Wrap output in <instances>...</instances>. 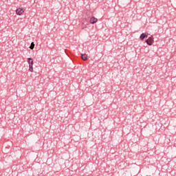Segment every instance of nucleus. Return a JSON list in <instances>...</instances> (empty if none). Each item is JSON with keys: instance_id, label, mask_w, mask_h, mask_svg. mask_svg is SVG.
I'll return each instance as SVG.
<instances>
[{"instance_id": "1", "label": "nucleus", "mask_w": 176, "mask_h": 176, "mask_svg": "<svg viewBox=\"0 0 176 176\" xmlns=\"http://www.w3.org/2000/svg\"><path fill=\"white\" fill-rule=\"evenodd\" d=\"M24 12H25V9L24 8H19L16 10V14L18 16H21L22 14H23Z\"/></svg>"}, {"instance_id": "2", "label": "nucleus", "mask_w": 176, "mask_h": 176, "mask_svg": "<svg viewBox=\"0 0 176 176\" xmlns=\"http://www.w3.org/2000/svg\"><path fill=\"white\" fill-rule=\"evenodd\" d=\"M89 25V20L87 19H84L82 20V25L81 26L82 30H85Z\"/></svg>"}, {"instance_id": "3", "label": "nucleus", "mask_w": 176, "mask_h": 176, "mask_svg": "<svg viewBox=\"0 0 176 176\" xmlns=\"http://www.w3.org/2000/svg\"><path fill=\"white\" fill-rule=\"evenodd\" d=\"M153 42H154L153 36L148 37V38L146 41V43H147L148 46H152Z\"/></svg>"}, {"instance_id": "4", "label": "nucleus", "mask_w": 176, "mask_h": 176, "mask_svg": "<svg viewBox=\"0 0 176 176\" xmlns=\"http://www.w3.org/2000/svg\"><path fill=\"white\" fill-rule=\"evenodd\" d=\"M98 21V19L94 16H92L89 20V23H91V24H96Z\"/></svg>"}, {"instance_id": "5", "label": "nucleus", "mask_w": 176, "mask_h": 176, "mask_svg": "<svg viewBox=\"0 0 176 176\" xmlns=\"http://www.w3.org/2000/svg\"><path fill=\"white\" fill-rule=\"evenodd\" d=\"M146 38H148V34H146V33H142L140 36V41H144V39Z\"/></svg>"}, {"instance_id": "6", "label": "nucleus", "mask_w": 176, "mask_h": 176, "mask_svg": "<svg viewBox=\"0 0 176 176\" xmlns=\"http://www.w3.org/2000/svg\"><path fill=\"white\" fill-rule=\"evenodd\" d=\"M28 63L29 65H34V59H32V58H28Z\"/></svg>"}, {"instance_id": "7", "label": "nucleus", "mask_w": 176, "mask_h": 176, "mask_svg": "<svg viewBox=\"0 0 176 176\" xmlns=\"http://www.w3.org/2000/svg\"><path fill=\"white\" fill-rule=\"evenodd\" d=\"M81 58L83 61H86V60H87V55L86 54H82Z\"/></svg>"}, {"instance_id": "8", "label": "nucleus", "mask_w": 176, "mask_h": 176, "mask_svg": "<svg viewBox=\"0 0 176 176\" xmlns=\"http://www.w3.org/2000/svg\"><path fill=\"white\" fill-rule=\"evenodd\" d=\"M33 65H29V71H30V72H34Z\"/></svg>"}, {"instance_id": "9", "label": "nucleus", "mask_w": 176, "mask_h": 176, "mask_svg": "<svg viewBox=\"0 0 176 176\" xmlns=\"http://www.w3.org/2000/svg\"><path fill=\"white\" fill-rule=\"evenodd\" d=\"M34 47H35V44L34 43V42H32L30 46V49H31V50H33Z\"/></svg>"}]
</instances>
